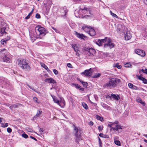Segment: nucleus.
<instances>
[{"label":"nucleus","mask_w":147,"mask_h":147,"mask_svg":"<svg viewBox=\"0 0 147 147\" xmlns=\"http://www.w3.org/2000/svg\"><path fill=\"white\" fill-rule=\"evenodd\" d=\"M82 105L83 107L86 109H87L88 108V107L87 105L85 102H83L82 103Z\"/></svg>","instance_id":"obj_34"},{"label":"nucleus","mask_w":147,"mask_h":147,"mask_svg":"<svg viewBox=\"0 0 147 147\" xmlns=\"http://www.w3.org/2000/svg\"><path fill=\"white\" fill-rule=\"evenodd\" d=\"M107 42L104 45V48H106L109 47L110 49H111L114 46V44L111 42V39L110 38H108L107 40Z\"/></svg>","instance_id":"obj_7"},{"label":"nucleus","mask_w":147,"mask_h":147,"mask_svg":"<svg viewBox=\"0 0 147 147\" xmlns=\"http://www.w3.org/2000/svg\"><path fill=\"white\" fill-rule=\"evenodd\" d=\"M93 122L92 121H91L89 123V124L91 125H93Z\"/></svg>","instance_id":"obj_59"},{"label":"nucleus","mask_w":147,"mask_h":147,"mask_svg":"<svg viewBox=\"0 0 147 147\" xmlns=\"http://www.w3.org/2000/svg\"><path fill=\"white\" fill-rule=\"evenodd\" d=\"M92 69L90 68L89 69L85 70L84 72L81 73L87 77H90L92 74Z\"/></svg>","instance_id":"obj_10"},{"label":"nucleus","mask_w":147,"mask_h":147,"mask_svg":"<svg viewBox=\"0 0 147 147\" xmlns=\"http://www.w3.org/2000/svg\"><path fill=\"white\" fill-rule=\"evenodd\" d=\"M76 35L78 38L84 39V38H85V36L82 34H80L78 32H76Z\"/></svg>","instance_id":"obj_19"},{"label":"nucleus","mask_w":147,"mask_h":147,"mask_svg":"<svg viewBox=\"0 0 147 147\" xmlns=\"http://www.w3.org/2000/svg\"><path fill=\"white\" fill-rule=\"evenodd\" d=\"M39 131L40 132H43L44 131L43 129L41 128H40Z\"/></svg>","instance_id":"obj_58"},{"label":"nucleus","mask_w":147,"mask_h":147,"mask_svg":"<svg viewBox=\"0 0 147 147\" xmlns=\"http://www.w3.org/2000/svg\"><path fill=\"white\" fill-rule=\"evenodd\" d=\"M137 101L138 102L140 103V102H141L142 100L141 98H138L137 99Z\"/></svg>","instance_id":"obj_55"},{"label":"nucleus","mask_w":147,"mask_h":147,"mask_svg":"<svg viewBox=\"0 0 147 147\" xmlns=\"http://www.w3.org/2000/svg\"><path fill=\"white\" fill-rule=\"evenodd\" d=\"M33 11H34V9H32V10L29 13L28 15L25 17V19H28L30 18V16L32 14Z\"/></svg>","instance_id":"obj_29"},{"label":"nucleus","mask_w":147,"mask_h":147,"mask_svg":"<svg viewBox=\"0 0 147 147\" xmlns=\"http://www.w3.org/2000/svg\"><path fill=\"white\" fill-rule=\"evenodd\" d=\"M8 124L7 123H6L5 124H2V126L3 127H5L8 126Z\"/></svg>","instance_id":"obj_43"},{"label":"nucleus","mask_w":147,"mask_h":147,"mask_svg":"<svg viewBox=\"0 0 147 147\" xmlns=\"http://www.w3.org/2000/svg\"><path fill=\"white\" fill-rule=\"evenodd\" d=\"M99 136L101 137L105 138H109V136L107 135H103L102 133H100L99 134Z\"/></svg>","instance_id":"obj_28"},{"label":"nucleus","mask_w":147,"mask_h":147,"mask_svg":"<svg viewBox=\"0 0 147 147\" xmlns=\"http://www.w3.org/2000/svg\"><path fill=\"white\" fill-rule=\"evenodd\" d=\"M27 130L28 131L31 132H32L33 131V130L32 129L30 128H27Z\"/></svg>","instance_id":"obj_56"},{"label":"nucleus","mask_w":147,"mask_h":147,"mask_svg":"<svg viewBox=\"0 0 147 147\" xmlns=\"http://www.w3.org/2000/svg\"><path fill=\"white\" fill-rule=\"evenodd\" d=\"M22 136L23 137L25 138H28V136L27 134L24 133L22 134Z\"/></svg>","instance_id":"obj_38"},{"label":"nucleus","mask_w":147,"mask_h":147,"mask_svg":"<svg viewBox=\"0 0 147 147\" xmlns=\"http://www.w3.org/2000/svg\"><path fill=\"white\" fill-rule=\"evenodd\" d=\"M131 34L129 31H127L125 33V40H128L131 38Z\"/></svg>","instance_id":"obj_14"},{"label":"nucleus","mask_w":147,"mask_h":147,"mask_svg":"<svg viewBox=\"0 0 147 147\" xmlns=\"http://www.w3.org/2000/svg\"><path fill=\"white\" fill-rule=\"evenodd\" d=\"M35 17L37 19H39V18H40V16L39 13H37Z\"/></svg>","instance_id":"obj_45"},{"label":"nucleus","mask_w":147,"mask_h":147,"mask_svg":"<svg viewBox=\"0 0 147 147\" xmlns=\"http://www.w3.org/2000/svg\"><path fill=\"white\" fill-rule=\"evenodd\" d=\"M131 66V65L129 63H126L125 64V67H129Z\"/></svg>","instance_id":"obj_40"},{"label":"nucleus","mask_w":147,"mask_h":147,"mask_svg":"<svg viewBox=\"0 0 147 147\" xmlns=\"http://www.w3.org/2000/svg\"><path fill=\"white\" fill-rule=\"evenodd\" d=\"M101 105L104 108L107 109H109L110 108V107L109 106L104 103H102Z\"/></svg>","instance_id":"obj_27"},{"label":"nucleus","mask_w":147,"mask_h":147,"mask_svg":"<svg viewBox=\"0 0 147 147\" xmlns=\"http://www.w3.org/2000/svg\"><path fill=\"white\" fill-rule=\"evenodd\" d=\"M120 82V80L115 78H110L109 82L104 85V86L107 88H111L116 87Z\"/></svg>","instance_id":"obj_1"},{"label":"nucleus","mask_w":147,"mask_h":147,"mask_svg":"<svg viewBox=\"0 0 147 147\" xmlns=\"http://www.w3.org/2000/svg\"><path fill=\"white\" fill-rule=\"evenodd\" d=\"M96 117L97 119L100 120L101 121H102V120H103V118L102 117H100L98 115H97Z\"/></svg>","instance_id":"obj_36"},{"label":"nucleus","mask_w":147,"mask_h":147,"mask_svg":"<svg viewBox=\"0 0 147 147\" xmlns=\"http://www.w3.org/2000/svg\"><path fill=\"white\" fill-rule=\"evenodd\" d=\"M135 52L137 54L142 57H144L145 55V52L144 51L142 50L138 49H137L136 50Z\"/></svg>","instance_id":"obj_12"},{"label":"nucleus","mask_w":147,"mask_h":147,"mask_svg":"<svg viewBox=\"0 0 147 147\" xmlns=\"http://www.w3.org/2000/svg\"><path fill=\"white\" fill-rule=\"evenodd\" d=\"M109 123H111V124H112V126L114 127V126L115 124L114 122L113 123L109 122Z\"/></svg>","instance_id":"obj_63"},{"label":"nucleus","mask_w":147,"mask_h":147,"mask_svg":"<svg viewBox=\"0 0 147 147\" xmlns=\"http://www.w3.org/2000/svg\"><path fill=\"white\" fill-rule=\"evenodd\" d=\"M72 47L74 49L75 52H77L78 51L77 46H76V44H74L72 45Z\"/></svg>","instance_id":"obj_32"},{"label":"nucleus","mask_w":147,"mask_h":147,"mask_svg":"<svg viewBox=\"0 0 147 147\" xmlns=\"http://www.w3.org/2000/svg\"><path fill=\"white\" fill-rule=\"evenodd\" d=\"M112 124H109L108 125V126L110 128L112 127Z\"/></svg>","instance_id":"obj_64"},{"label":"nucleus","mask_w":147,"mask_h":147,"mask_svg":"<svg viewBox=\"0 0 147 147\" xmlns=\"http://www.w3.org/2000/svg\"><path fill=\"white\" fill-rule=\"evenodd\" d=\"M42 113V111H41L38 110L36 115L33 117V119L34 120L35 119L39 117L40 115Z\"/></svg>","instance_id":"obj_22"},{"label":"nucleus","mask_w":147,"mask_h":147,"mask_svg":"<svg viewBox=\"0 0 147 147\" xmlns=\"http://www.w3.org/2000/svg\"><path fill=\"white\" fill-rule=\"evenodd\" d=\"M111 97H112V98H114L116 100H118L120 99L119 96L118 94H112Z\"/></svg>","instance_id":"obj_20"},{"label":"nucleus","mask_w":147,"mask_h":147,"mask_svg":"<svg viewBox=\"0 0 147 147\" xmlns=\"http://www.w3.org/2000/svg\"><path fill=\"white\" fill-rule=\"evenodd\" d=\"M110 12L111 15L112 16H113L116 18H118V16L116 14L113 13L111 11Z\"/></svg>","instance_id":"obj_41"},{"label":"nucleus","mask_w":147,"mask_h":147,"mask_svg":"<svg viewBox=\"0 0 147 147\" xmlns=\"http://www.w3.org/2000/svg\"><path fill=\"white\" fill-rule=\"evenodd\" d=\"M7 131L8 132L10 133L12 131V129L11 128L8 127L7 129Z\"/></svg>","instance_id":"obj_48"},{"label":"nucleus","mask_w":147,"mask_h":147,"mask_svg":"<svg viewBox=\"0 0 147 147\" xmlns=\"http://www.w3.org/2000/svg\"><path fill=\"white\" fill-rule=\"evenodd\" d=\"M2 60L4 62L7 63L10 62L11 59L9 56V54L4 55L2 59Z\"/></svg>","instance_id":"obj_8"},{"label":"nucleus","mask_w":147,"mask_h":147,"mask_svg":"<svg viewBox=\"0 0 147 147\" xmlns=\"http://www.w3.org/2000/svg\"><path fill=\"white\" fill-rule=\"evenodd\" d=\"M27 86L29 87V88L31 89H32V90H34V91L35 92H36L38 93V92L37 91L34 89V88H32L28 84H27Z\"/></svg>","instance_id":"obj_44"},{"label":"nucleus","mask_w":147,"mask_h":147,"mask_svg":"<svg viewBox=\"0 0 147 147\" xmlns=\"http://www.w3.org/2000/svg\"><path fill=\"white\" fill-rule=\"evenodd\" d=\"M133 89H134V90H138V88L137 87V86L134 85L132 88Z\"/></svg>","instance_id":"obj_50"},{"label":"nucleus","mask_w":147,"mask_h":147,"mask_svg":"<svg viewBox=\"0 0 147 147\" xmlns=\"http://www.w3.org/2000/svg\"><path fill=\"white\" fill-rule=\"evenodd\" d=\"M81 9L82 10H86V11L88 10V9L85 7H84L81 8Z\"/></svg>","instance_id":"obj_52"},{"label":"nucleus","mask_w":147,"mask_h":147,"mask_svg":"<svg viewBox=\"0 0 147 147\" xmlns=\"http://www.w3.org/2000/svg\"><path fill=\"white\" fill-rule=\"evenodd\" d=\"M67 66L71 68L72 67V65L70 63H68L67 64Z\"/></svg>","instance_id":"obj_53"},{"label":"nucleus","mask_w":147,"mask_h":147,"mask_svg":"<svg viewBox=\"0 0 147 147\" xmlns=\"http://www.w3.org/2000/svg\"><path fill=\"white\" fill-rule=\"evenodd\" d=\"M73 85L75 86L77 88L80 90H81L82 91H84V89L83 88H82L78 84L73 83L72 84Z\"/></svg>","instance_id":"obj_21"},{"label":"nucleus","mask_w":147,"mask_h":147,"mask_svg":"<svg viewBox=\"0 0 147 147\" xmlns=\"http://www.w3.org/2000/svg\"><path fill=\"white\" fill-rule=\"evenodd\" d=\"M53 71L54 73L56 75H57L58 74V71L56 69H53Z\"/></svg>","instance_id":"obj_46"},{"label":"nucleus","mask_w":147,"mask_h":147,"mask_svg":"<svg viewBox=\"0 0 147 147\" xmlns=\"http://www.w3.org/2000/svg\"><path fill=\"white\" fill-rule=\"evenodd\" d=\"M113 67H117L118 69H120L121 68V65H119L118 63L113 64Z\"/></svg>","instance_id":"obj_30"},{"label":"nucleus","mask_w":147,"mask_h":147,"mask_svg":"<svg viewBox=\"0 0 147 147\" xmlns=\"http://www.w3.org/2000/svg\"><path fill=\"white\" fill-rule=\"evenodd\" d=\"M103 127H101L100 126H99L98 127V129L99 131H101L103 129Z\"/></svg>","instance_id":"obj_54"},{"label":"nucleus","mask_w":147,"mask_h":147,"mask_svg":"<svg viewBox=\"0 0 147 147\" xmlns=\"http://www.w3.org/2000/svg\"><path fill=\"white\" fill-rule=\"evenodd\" d=\"M140 103L142 104L144 106L145 105V103L144 102H143L142 101L141 102H140Z\"/></svg>","instance_id":"obj_61"},{"label":"nucleus","mask_w":147,"mask_h":147,"mask_svg":"<svg viewBox=\"0 0 147 147\" xmlns=\"http://www.w3.org/2000/svg\"><path fill=\"white\" fill-rule=\"evenodd\" d=\"M73 127L74 131L75 141V142L78 144L79 143L80 141L82 140L81 136L82 131L79 127H76L74 124L73 125Z\"/></svg>","instance_id":"obj_2"},{"label":"nucleus","mask_w":147,"mask_h":147,"mask_svg":"<svg viewBox=\"0 0 147 147\" xmlns=\"http://www.w3.org/2000/svg\"><path fill=\"white\" fill-rule=\"evenodd\" d=\"M115 126V127L112 126V127H110V131H111L112 129L114 131L116 130L119 131V129H122L121 126L120 125H116Z\"/></svg>","instance_id":"obj_13"},{"label":"nucleus","mask_w":147,"mask_h":147,"mask_svg":"<svg viewBox=\"0 0 147 147\" xmlns=\"http://www.w3.org/2000/svg\"><path fill=\"white\" fill-rule=\"evenodd\" d=\"M30 137L31 138H32V139H33V140H35V141H36L37 140V139H36V138H35L34 137H33V136H30Z\"/></svg>","instance_id":"obj_57"},{"label":"nucleus","mask_w":147,"mask_h":147,"mask_svg":"<svg viewBox=\"0 0 147 147\" xmlns=\"http://www.w3.org/2000/svg\"><path fill=\"white\" fill-rule=\"evenodd\" d=\"M98 141H99V144L100 146V145H101V144H102L101 141V140L100 139V138L99 137H98Z\"/></svg>","instance_id":"obj_51"},{"label":"nucleus","mask_w":147,"mask_h":147,"mask_svg":"<svg viewBox=\"0 0 147 147\" xmlns=\"http://www.w3.org/2000/svg\"><path fill=\"white\" fill-rule=\"evenodd\" d=\"M0 82L4 84L7 85H7L8 86L9 85V82L7 79L3 77L0 78Z\"/></svg>","instance_id":"obj_11"},{"label":"nucleus","mask_w":147,"mask_h":147,"mask_svg":"<svg viewBox=\"0 0 147 147\" xmlns=\"http://www.w3.org/2000/svg\"><path fill=\"white\" fill-rule=\"evenodd\" d=\"M137 78H138V79L140 80H141L143 81V83L145 84H147V80L145 78L142 77L141 75L140 76H136Z\"/></svg>","instance_id":"obj_17"},{"label":"nucleus","mask_w":147,"mask_h":147,"mask_svg":"<svg viewBox=\"0 0 147 147\" xmlns=\"http://www.w3.org/2000/svg\"><path fill=\"white\" fill-rule=\"evenodd\" d=\"M107 37H105V38L103 39H98V41L96 42V44L99 46H101L103 43L107 42Z\"/></svg>","instance_id":"obj_9"},{"label":"nucleus","mask_w":147,"mask_h":147,"mask_svg":"<svg viewBox=\"0 0 147 147\" xmlns=\"http://www.w3.org/2000/svg\"><path fill=\"white\" fill-rule=\"evenodd\" d=\"M5 29L6 28L5 27L1 28L0 30V33L2 34H6L7 32H6L5 31Z\"/></svg>","instance_id":"obj_23"},{"label":"nucleus","mask_w":147,"mask_h":147,"mask_svg":"<svg viewBox=\"0 0 147 147\" xmlns=\"http://www.w3.org/2000/svg\"><path fill=\"white\" fill-rule=\"evenodd\" d=\"M81 83L84 87H86L87 86V83L86 82H84L83 81Z\"/></svg>","instance_id":"obj_42"},{"label":"nucleus","mask_w":147,"mask_h":147,"mask_svg":"<svg viewBox=\"0 0 147 147\" xmlns=\"http://www.w3.org/2000/svg\"><path fill=\"white\" fill-rule=\"evenodd\" d=\"M21 105V104L19 103L13 104L9 106V108L11 109L12 110L14 108L15 109L18 107L19 106Z\"/></svg>","instance_id":"obj_18"},{"label":"nucleus","mask_w":147,"mask_h":147,"mask_svg":"<svg viewBox=\"0 0 147 147\" xmlns=\"http://www.w3.org/2000/svg\"><path fill=\"white\" fill-rule=\"evenodd\" d=\"M106 98H109L110 100L112 99V97H111V95L110 96L109 95H107L106 96Z\"/></svg>","instance_id":"obj_49"},{"label":"nucleus","mask_w":147,"mask_h":147,"mask_svg":"<svg viewBox=\"0 0 147 147\" xmlns=\"http://www.w3.org/2000/svg\"><path fill=\"white\" fill-rule=\"evenodd\" d=\"M33 100L35 102L37 103H38L39 102H38V99L36 97H33Z\"/></svg>","instance_id":"obj_39"},{"label":"nucleus","mask_w":147,"mask_h":147,"mask_svg":"<svg viewBox=\"0 0 147 147\" xmlns=\"http://www.w3.org/2000/svg\"><path fill=\"white\" fill-rule=\"evenodd\" d=\"M18 64L22 69H25L28 71H30L31 69L30 66L28 65L26 60L24 59L18 60Z\"/></svg>","instance_id":"obj_3"},{"label":"nucleus","mask_w":147,"mask_h":147,"mask_svg":"<svg viewBox=\"0 0 147 147\" xmlns=\"http://www.w3.org/2000/svg\"><path fill=\"white\" fill-rule=\"evenodd\" d=\"M45 81L46 82H47L50 83H53V84L56 83V81L52 78H46L45 79Z\"/></svg>","instance_id":"obj_16"},{"label":"nucleus","mask_w":147,"mask_h":147,"mask_svg":"<svg viewBox=\"0 0 147 147\" xmlns=\"http://www.w3.org/2000/svg\"><path fill=\"white\" fill-rule=\"evenodd\" d=\"M114 123H115V124H116V125H118V124L119 122L117 121H115Z\"/></svg>","instance_id":"obj_60"},{"label":"nucleus","mask_w":147,"mask_h":147,"mask_svg":"<svg viewBox=\"0 0 147 147\" xmlns=\"http://www.w3.org/2000/svg\"><path fill=\"white\" fill-rule=\"evenodd\" d=\"M116 137H115L114 138V141L115 143L118 146H120V142L119 140H115V139H116Z\"/></svg>","instance_id":"obj_33"},{"label":"nucleus","mask_w":147,"mask_h":147,"mask_svg":"<svg viewBox=\"0 0 147 147\" xmlns=\"http://www.w3.org/2000/svg\"><path fill=\"white\" fill-rule=\"evenodd\" d=\"M144 2L146 5H147V0H144Z\"/></svg>","instance_id":"obj_62"},{"label":"nucleus","mask_w":147,"mask_h":147,"mask_svg":"<svg viewBox=\"0 0 147 147\" xmlns=\"http://www.w3.org/2000/svg\"><path fill=\"white\" fill-rule=\"evenodd\" d=\"M128 86L129 88H132L134 85L131 83H129L128 84Z\"/></svg>","instance_id":"obj_47"},{"label":"nucleus","mask_w":147,"mask_h":147,"mask_svg":"<svg viewBox=\"0 0 147 147\" xmlns=\"http://www.w3.org/2000/svg\"><path fill=\"white\" fill-rule=\"evenodd\" d=\"M0 52L2 54H3V56L5 55L9 54L7 51L5 49H4L3 50H1L0 51Z\"/></svg>","instance_id":"obj_25"},{"label":"nucleus","mask_w":147,"mask_h":147,"mask_svg":"<svg viewBox=\"0 0 147 147\" xmlns=\"http://www.w3.org/2000/svg\"><path fill=\"white\" fill-rule=\"evenodd\" d=\"M35 29L37 31L40 38H42L46 35L45 30L44 28L38 25L36 26Z\"/></svg>","instance_id":"obj_4"},{"label":"nucleus","mask_w":147,"mask_h":147,"mask_svg":"<svg viewBox=\"0 0 147 147\" xmlns=\"http://www.w3.org/2000/svg\"><path fill=\"white\" fill-rule=\"evenodd\" d=\"M40 65L42 67L44 68L45 69L47 70H49V69L48 67L47 66L45 65L44 63H41Z\"/></svg>","instance_id":"obj_31"},{"label":"nucleus","mask_w":147,"mask_h":147,"mask_svg":"<svg viewBox=\"0 0 147 147\" xmlns=\"http://www.w3.org/2000/svg\"><path fill=\"white\" fill-rule=\"evenodd\" d=\"M51 96L52 97L54 102L59 105V101L58 99H57V98H56V97L54 96L51 95Z\"/></svg>","instance_id":"obj_24"},{"label":"nucleus","mask_w":147,"mask_h":147,"mask_svg":"<svg viewBox=\"0 0 147 147\" xmlns=\"http://www.w3.org/2000/svg\"><path fill=\"white\" fill-rule=\"evenodd\" d=\"M84 50L85 51L86 53L92 58L96 53L95 50L93 49L85 47Z\"/></svg>","instance_id":"obj_5"},{"label":"nucleus","mask_w":147,"mask_h":147,"mask_svg":"<svg viewBox=\"0 0 147 147\" xmlns=\"http://www.w3.org/2000/svg\"><path fill=\"white\" fill-rule=\"evenodd\" d=\"M141 71H142L143 73L147 74V69H146L145 70H144V69H141L139 71L140 73Z\"/></svg>","instance_id":"obj_37"},{"label":"nucleus","mask_w":147,"mask_h":147,"mask_svg":"<svg viewBox=\"0 0 147 147\" xmlns=\"http://www.w3.org/2000/svg\"><path fill=\"white\" fill-rule=\"evenodd\" d=\"M87 28H90L88 33L90 35L93 36L95 35V32L94 29L92 27L89 26V27H88Z\"/></svg>","instance_id":"obj_15"},{"label":"nucleus","mask_w":147,"mask_h":147,"mask_svg":"<svg viewBox=\"0 0 147 147\" xmlns=\"http://www.w3.org/2000/svg\"><path fill=\"white\" fill-rule=\"evenodd\" d=\"M29 32L31 40L33 41H34L37 38H39L37 31L35 29L34 30L31 31Z\"/></svg>","instance_id":"obj_6"},{"label":"nucleus","mask_w":147,"mask_h":147,"mask_svg":"<svg viewBox=\"0 0 147 147\" xmlns=\"http://www.w3.org/2000/svg\"><path fill=\"white\" fill-rule=\"evenodd\" d=\"M10 39V37H9L8 38H5V39H2L1 40V42L2 44L4 45V43H6V41Z\"/></svg>","instance_id":"obj_26"},{"label":"nucleus","mask_w":147,"mask_h":147,"mask_svg":"<svg viewBox=\"0 0 147 147\" xmlns=\"http://www.w3.org/2000/svg\"><path fill=\"white\" fill-rule=\"evenodd\" d=\"M100 76V74L99 73H96L93 76L94 78H97L99 77Z\"/></svg>","instance_id":"obj_35"}]
</instances>
